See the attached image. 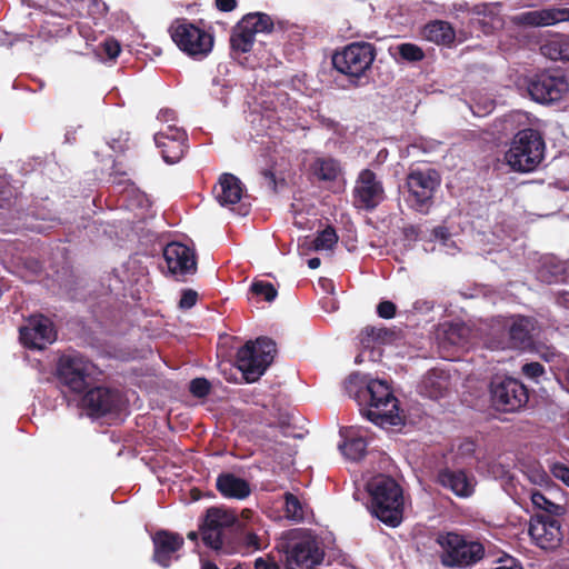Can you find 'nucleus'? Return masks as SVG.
I'll return each instance as SVG.
<instances>
[{
  "label": "nucleus",
  "instance_id": "26",
  "mask_svg": "<svg viewBox=\"0 0 569 569\" xmlns=\"http://www.w3.org/2000/svg\"><path fill=\"white\" fill-rule=\"evenodd\" d=\"M423 36L431 42L448 46L455 41L456 32L449 22L435 20L425 26Z\"/></svg>",
  "mask_w": 569,
  "mask_h": 569
},
{
  "label": "nucleus",
  "instance_id": "18",
  "mask_svg": "<svg viewBox=\"0 0 569 569\" xmlns=\"http://www.w3.org/2000/svg\"><path fill=\"white\" fill-rule=\"evenodd\" d=\"M20 340L30 349L46 348L56 340L52 322L43 316L31 318L29 325L20 329Z\"/></svg>",
  "mask_w": 569,
  "mask_h": 569
},
{
  "label": "nucleus",
  "instance_id": "36",
  "mask_svg": "<svg viewBox=\"0 0 569 569\" xmlns=\"http://www.w3.org/2000/svg\"><path fill=\"white\" fill-rule=\"evenodd\" d=\"M250 290L256 296H261L268 302H272L277 296L278 291L271 282L263 280H256L251 283Z\"/></svg>",
  "mask_w": 569,
  "mask_h": 569
},
{
  "label": "nucleus",
  "instance_id": "56",
  "mask_svg": "<svg viewBox=\"0 0 569 569\" xmlns=\"http://www.w3.org/2000/svg\"><path fill=\"white\" fill-rule=\"evenodd\" d=\"M201 569H220L213 561L207 560L202 562Z\"/></svg>",
  "mask_w": 569,
  "mask_h": 569
},
{
  "label": "nucleus",
  "instance_id": "50",
  "mask_svg": "<svg viewBox=\"0 0 569 569\" xmlns=\"http://www.w3.org/2000/svg\"><path fill=\"white\" fill-rule=\"evenodd\" d=\"M243 541L248 548H252L254 550H259L261 548L259 536L252 531L244 535Z\"/></svg>",
  "mask_w": 569,
  "mask_h": 569
},
{
  "label": "nucleus",
  "instance_id": "48",
  "mask_svg": "<svg viewBox=\"0 0 569 569\" xmlns=\"http://www.w3.org/2000/svg\"><path fill=\"white\" fill-rule=\"evenodd\" d=\"M552 475L569 487V467L563 463H556L552 467Z\"/></svg>",
  "mask_w": 569,
  "mask_h": 569
},
{
  "label": "nucleus",
  "instance_id": "49",
  "mask_svg": "<svg viewBox=\"0 0 569 569\" xmlns=\"http://www.w3.org/2000/svg\"><path fill=\"white\" fill-rule=\"evenodd\" d=\"M254 569H281V568L272 558L259 557L254 560Z\"/></svg>",
  "mask_w": 569,
  "mask_h": 569
},
{
  "label": "nucleus",
  "instance_id": "62",
  "mask_svg": "<svg viewBox=\"0 0 569 569\" xmlns=\"http://www.w3.org/2000/svg\"><path fill=\"white\" fill-rule=\"evenodd\" d=\"M232 569H243L241 565H237L236 567H233Z\"/></svg>",
  "mask_w": 569,
  "mask_h": 569
},
{
  "label": "nucleus",
  "instance_id": "2",
  "mask_svg": "<svg viewBox=\"0 0 569 569\" xmlns=\"http://www.w3.org/2000/svg\"><path fill=\"white\" fill-rule=\"evenodd\" d=\"M367 488L371 515L388 527H398L403 520L405 505L400 485L391 477L379 475L368 482Z\"/></svg>",
  "mask_w": 569,
  "mask_h": 569
},
{
  "label": "nucleus",
  "instance_id": "44",
  "mask_svg": "<svg viewBox=\"0 0 569 569\" xmlns=\"http://www.w3.org/2000/svg\"><path fill=\"white\" fill-rule=\"evenodd\" d=\"M197 300H198L197 291H194L192 289H184L181 293L179 307L181 309H190L197 303Z\"/></svg>",
  "mask_w": 569,
  "mask_h": 569
},
{
  "label": "nucleus",
  "instance_id": "57",
  "mask_svg": "<svg viewBox=\"0 0 569 569\" xmlns=\"http://www.w3.org/2000/svg\"><path fill=\"white\" fill-rule=\"evenodd\" d=\"M187 538H188L189 540H191V541L197 542V541H198V538H199V532H197V531H190V532H188Z\"/></svg>",
  "mask_w": 569,
  "mask_h": 569
},
{
  "label": "nucleus",
  "instance_id": "37",
  "mask_svg": "<svg viewBox=\"0 0 569 569\" xmlns=\"http://www.w3.org/2000/svg\"><path fill=\"white\" fill-rule=\"evenodd\" d=\"M397 50L401 59L409 62H418L425 58L423 50L415 43H401L397 47Z\"/></svg>",
  "mask_w": 569,
  "mask_h": 569
},
{
  "label": "nucleus",
  "instance_id": "43",
  "mask_svg": "<svg viewBox=\"0 0 569 569\" xmlns=\"http://www.w3.org/2000/svg\"><path fill=\"white\" fill-rule=\"evenodd\" d=\"M397 307L392 301L382 300L377 306V313L380 318L392 319L396 316Z\"/></svg>",
  "mask_w": 569,
  "mask_h": 569
},
{
  "label": "nucleus",
  "instance_id": "25",
  "mask_svg": "<svg viewBox=\"0 0 569 569\" xmlns=\"http://www.w3.org/2000/svg\"><path fill=\"white\" fill-rule=\"evenodd\" d=\"M533 322L531 318L519 316L513 318L508 327L510 345L513 348H523L531 342Z\"/></svg>",
  "mask_w": 569,
  "mask_h": 569
},
{
  "label": "nucleus",
  "instance_id": "24",
  "mask_svg": "<svg viewBox=\"0 0 569 569\" xmlns=\"http://www.w3.org/2000/svg\"><path fill=\"white\" fill-rule=\"evenodd\" d=\"M220 192L217 200L221 206L238 203L243 193V186L239 178L232 173H223L219 179Z\"/></svg>",
  "mask_w": 569,
  "mask_h": 569
},
{
  "label": "nucleus",
  "instance_id": "1",
  "mask_svg": "<svg viewBox=\"0 0 569 569\" xmlns=\"http://www.w3.org/2000/svg\"><path fill=\"white\" fill-rule=\"evenodd\" d=\"M242 530L243 522L238 518L236 511L222 507L209 508L199 526L203 545L224 553L232 551Z\"/></svg>",
  "mask_w": 569,
  "mask_h": 569
},
{
  "label": "nucleus",
  "instance_id": "34",
  "mask_svg": "<svg viewBox=\"0 0 569 569\" xmlns=\"http://www.w3.org/2000/svg\"><path fill=\"white\" fill-rule=\"evenodd\" d=\"M338 234L332 226H327L319 231L312 241V248L316 251L331 250L338 243Z\"/></svg>",
  "mask_w": 569,
  "mask_h": 569
},
{
  "label": "nucleus",
  "instance_id": "28",
  "mask_svg": "<svg viewBox=\"0 0 569 569\" xmlns=\"http://www.w3.org/2000/svg\"><path fill=\"white\" fill-rule=\"evenodd\" d=\"M254 43V36L248 28L242 27L239 21L232 29L230 34V48L232 53L241 54L250 52Z\"/></svg>",
  "mask_w": 569,
  "mask_h": 569
},
{
  "label": "nucleus",
  "instance_id": "53",
  "mask_svg": "<svg viewBox=\"0 0 569 569\" xmlns=\"http://www.w3.org/2000/svg\"><path fill=\"white\" fill-rule=\"evenodd\" d=\"M432 233L437 239L442 240V241L448 240L450 237L448 229L446 227H441V226L436 227L433 229Z\"/></svg>",
  "mask_w": 569,
  "mask_h": 569
},
{
  "label": "nucleus",
  "instance_id": "52",
  "mask_svg": "<svg viewBox=\"0 0 569 569\" xmlns=\"http://www.w3.org/2000/svg\"><path fill=\"white\" fill-rule=\"evenodd\" d=\"M214 3L217 9L222 12H230L237 7V0H214Z\"/></svg>",
  "mask_w": 569,
  "mask_h": 569
},
{
  "label": "nucleus",
  "instance_id": "7",
  "mask_svg": "<svg viewBox=\"0 0 569 569\" xmlns=\"http://www.w3.org/2000/svg\"><path fill=\"white\" fill-rule=\"evenodd\" d=\"M200 24L202 20L194 23L187 18H178L171 22L168 30L174 44L193 59L208 57L214 44L213 33Z\"/></svg>",
  "mask_w": 569,
  "mask_h": 569
},
{
  "label": "nucleus",
  "instance_id": "8",
  "mask_svg": "<svg viewBox=\"0 0 569 569\" xmlns=\"http://www.w3.org/2000/svg\"><path fill=\"white\" fill-rule=\"evenodd\" d=\"M277 353L276 342L268 337L246 342L237 351L236 361L248 383L256 382L272 363Z\"/></svg>",
  "mask_w": 569,
  "mask_h": 569
},
{
  "label": "nucleus",
  "instance_id": "60",
  "mask_svg": "<svg viewBox=\"0 0 569 569\" xmlns=\"http://www.w3.org/2000/svg\"><path fill=\"white\" fill-rule=\"evenodd\" d=\"M243 513H244V517H248V515L251 513V511L250 510H244Z\"/></svg>",
  "mask_w": 569,
  "mask_h": 569
},
{
  "label": "nucleus",
  "instance_id": "42",
  "mask_svg": "<svg viewBox=\"0 0 569 569\" xmlns=\"http://www.w3.org/2000/svg\"><path fill=\"white\" fill-rule=\"evenodd\" d=\"M521 372L527 378L538 382V379L545 375V367L540 362H528L522 366Z\"/></svg>",
  "mask_w": 569,
  "mask_h": 569
},
{
  "label": "nucleus",
  "instance_id": "20",
  "mask_svg": "<svg viewBox=\"0 0 569 569\" xmlns=\"http://www.w3.org/2000/svg\"><path fill=\"white\" fill-rule=\"evenodd\" d=\"M517 26L548 27L559 22L569 21V8H543L540 10L525 11L513 17Z\"/></svg>",
  "mask_w": 569,
  "mask_h": 569
},
{
  "label": "nucleus",
  "instance_id": "47",
  "mask_svg": "<svg viewBox=\"0 0 569 569\" xmlns=\"http://www.w3.org/2000/svg\"><path fill=\"white\" fill-rule=\"evenodd\" d=\"M466 331L463 326L460 325H452L449 327V329L446 331L448 340L452 345L460 343V339L462 338V332Z\"/></svg>",
  "mask_w": 569,
  "mask_h": 569
},
{
  "label": "nucleus",
  "instance_id": "38",
  "mask_svg": "<svg viewBox=\"0 0 569 569\" xmlns=\"http://www.w3.org/2000/svg\"><path fill=\"white\" fill-rule=\"evenodd\" d=\"M531 502L538 509L548 512V516L557 515L560 507L550 501L542 492L535 490L531 492Z\"/></svg>",
  "mask_w": 569,
  "mask_h": 569
},
{
  "label": "nucleus",
  "instance_id": "10",
  "mask_svg": "<svg viewBox=\"0 0 569 569\" xmlns=\"http://www.w3.org/2000/svg\"><path fill=\"white\" fill-rule=\"evenodd\" d=\"M96 366L91 360L72 350L61 355L56 366V377L60 385L73 393H82L90 386Z\"/></svg>",
  "mask_w": 569,
  "mask_h": 569
},
{
  "label": "nucleus",
  "instance_id": "27",
  "mask_svg": "<svg viewBox=\"0 0 569 569\" xmlns=\"http://www.w3.org/2000/svg\"><path fill=\"white\" fill-rule=\"evenodd\" d=\"M396 338L397 332L386 327L367 326L359 335L360 343L365 349L373 348L376 343H391Z\"/></svg>",
  "mask_w": 569,
  "mask_h": 569
},
{
  "label": "nucleus",
  "instance_id": "31",
  "mask_svg": "<svg viewBox=\"0 0 569 569\" xmlns=\"http://www.w3.org/2000/svg\"><path fill=\"white\" fill-rule=\"evenodd\" d=\"M537 278L545 283L552 284L565 280V266L553 259H545L537 270Z\"/></svg>",
  "mask_w": 569,
  "mask_h": 569
},
{
  "label": "nucleus",
  "instance_id": "9",
  "mask_svg": "<svg viewBox=\"0 0 569 569\" xmlns=\"http://www.w3.org/2000/svg\"><path fill=\"white\" fill-rule=\"evenodd\" d=\"M440 182L441 177L433 168L411 169L406 177L407 206L418 213L428 214Z\"/></svg>",
  "mask_w": 569,
  "mask_h": 569
},
{
  "label": "nucleus",
  "instance_id": "11",
  "mask_svg": "<svg viewBox=\"0 0 569 569\" xmlns=\"http://www.w3.org/2000/svg\"><path fill=\"white\" fill-rule=\"evenodd\" d=\"M490 400L498 411L516 412L527 405L529 392L518 379L497 377L490 383Z\"/></svg>",
  "mask_w": 569,
  "mask_h": 569
},
{
  "label": "nucleus",
  "instance_id": "40",
  "mask_svg": "<svg viewBox=\"0 0 569 569\" xmlns=\"http://www.w3.org/2000/svg\"><path fill=\"white\" fill-rule=\"evenodd\" d=\"M17 193L8 182L0 181V209L10 210L16 206Z\"/></svg>",
  "mask_w": 569,
  "mask_h": 569
},
{
  "label": "nucleus",
  "instance_id": "3",
  "mask_svg": "<svg viewBox=\"0 0 569 569\" xmlns=\"http://www.w3.org/2000/svg\"><path fill=\"white\" fill-rule=\"evenodd\" d=\"M377 57V48L367 41H353L341 49H337L331 58L333 68L346 76L352 86L368 81L373 61Z\"/></svg>",
  "mask_w": 569,
  "mask_h": 569
},
{
  "label": "nucleus",
  "instance_id": "30",
  "mask_svg": "<svg viewBox=\"0 0 569 569\" xmlns=\"http://www.w3.org/2000/svg\"><path fill=\"white\" fill-rule=\"evenodd\" d=\"M240 21L242 27L248 28L254 37L257 33H270L274 28L272 18L264 12L247 13Z\"/></svg>",
  "mask_w": 569,
  "mask_h": 569
},
{
  "label": "nucleus",
  "instance_id": "29",
  "mask_svg": "<svg viewBox=\"0 0 569 569\" xmlns=\"http://www.w3.org/2000/svg\"><path fill=\"white\" fill-rule=\"evenodd\" d=\"M421 393L430 399H439L448 389L447 378L441 377L436 370L429 371L421 382Z\"/></svg>",
  "mask_w": 569,
  "mask_h": 569
},
{
  "label": "nucleus",
  "instance_id": "51",
  "mask_svg": "<svg viewBox=\"0 0 569 569\" xmlns=\"http://www.w3.org/2000/svg\"><path fill=\"white\" fill-rule=\"evenodd\" d=\"M110 180L112 184L116 186H126L129 183V179L127 178V173L124 171L113 170L110 173Z\"/></svg>",
  "mask_w": 569,
  "mask_h": 569
},
{
  "label": "nucleus",
  "instance_id": "15",
  "mask_svg": "<svg viewBox=\"0 0 569 569\" xmlns=\"http://www.w3.org/2000/svg\"><path fill=\"white\" fill-rule=\"evenodd\" d=\"M154 143L160 149L163 160L173 164L179 162L188 149V134L184 129L168 124L154 134Z\"/></svg>",
  "mask_w": 569,
  "mask_h": 569
},
{
  "label": "nucleus",
  "instance_id": "45",
  "mask_svg": "<svg viewBox=\"0 0 569 569\" xmlns=\"http://www.w3.org/2000/svg\"><path fill=\"white\" fill-rule=\"evenodd\" d=\"M262 177L266 180L267 187L272 190V192H278V184L281 186L286 184V180L281 179L280 181L277 180V177L272 170L264 169L261 171Z\"/></svg>",
  "mask_w": 569,
  "mask_h": 569
},
{
  "label": "nucleus",
  "instance_id": "58",
  "mask_svg": "<svg viewBox=\"0 0 569 569\" xmlns=\"http://www.w3.org/2000/svg\"><path fill=\"white\" fill-rule=\"evenodd\" d=\"M355 361H356V363H361V362H362L361 355H358V356L356 357V360H355Z\"/></svg>",
  "mask_w": 569,
  "mask_h": 569
},
{
  "label": "nucleus",
  "instance_id": "4",
  "mask_svg": "<svg viewBox=\"0 0 569 569\" xmlns=\"http://www.w3.org/2000/svg\"><path fill=\"white\" fill-rule=\"evenodd\" d=\"M356 399L367 401L365 417L377 426H397L400 421L398 399L386 381L370 380L365 389L357 391Z\"/></svg>",
  "mask_w": 569,
  "mask_h": 569
},
{
  "label": "nucleus",
  "instance_id": "23",
  "mask_svg": "<svg viewBox=\"0 0 569 569\" xmlns=\"http://www.w3.org/2000/svg\"><path fill=\"white\" fill-rule=\"evenodd\" d=\"M216 489L227 499L244 500L251 495L250 483L231 472H221L217 477Z\"/></svg>",
  "mask_w": 569,
  "mask_h": 569
},
{
  "label": "nucleus",
  "instance_id": "33",
  "mask_svg": "<svg viewBox=\"0 0 569 569\" xmlns=\"http://www.w3.org/2000/svg\"><path fill=\"white\" fill-rule=\"evenodd\" d=\"M340 168L335 159H317L315 162V174L319 180L333 181L339 174Z\"/></svg>",
  "mask_w": 569,
  "mask_h": 569
},
{
  "label": "nucleus",
  "instance_id": "55",
  "mask_svg": "<svg viewBox=\"0 0 569 569\" xmlns=\"http://www.w3.org/2000/svg\"><path fill=\"white\" fill-rule=\"evenodd\" d=\"M320 263H321V260L318 257H315V258H311L308 260V267L310 269H317L320 266Z\"/></svg>",
  "mask_w": 569,
  "mask_h": 569
},
{
  "label": "nucleus",
  "instance_id": "13",
  "mask_svg": "<svg viewBox=\"0 0 569 569\" xmlns=\"http://www.w3.org/2000/svg\"><path fill=\"white\" fill-rule=\"evenodd\" d=\"M80 403L89 417L102 418L121 409L122 395L116 388L96 386L86 390Z\"/></svg>",
  "mask_w": 569,
  "mask_h": 569
},
{
  "label": "nucleus",
  "instance_id": "35",
  "mask_svg": "<svg viewBox=\"0 0 569 569\" xmlns=\"http://www.w3.org/2000/svg\"><path fill=\"white\" fill-rule=\"evenodd\" d=\"M368 443L362 437L348 439L342 446L343 455L350 460L358 461L366 456Z\"/></svg>",
  "mask_w": 569,
  "mask_h": 569
},
{
  "label": "nucleus",
  "instance_id": "21",
  "mask_svg": "<svg viewBox=\"0 0 569 569\" xmlns=\"http://www.w3.org/2000/svg\"><path fill=\"white\" fill-rule=\"evenodd\" d=\"M323 553L312 541L296 542L287 550V569H315Z\"/></svg>",
  "mask_w": 569,
  "mask_h": 569
},
{
  "label": "nucleus",
  "instance_id": "32",
  "mask_svg": "<svg viewBox=\"0 0 569 569\" xmlns=\"http://www.w3.org/2000/svg\"><path fill=\"white\" fill-rule=\"evenodd\" d=\"M543 56L551 60H567L569 61V36H561L557 39L550 40L541 46Z\"/></svg>",
  "mask_w": 569,
  "mask_h": 569
},
{
  "label": "nucleus",
  "instance_id": "16",
  "mask_svg": "<svg viewBox=\"0 0 569 569\" xmlns=\"http://www.w3.org/2000/svg\"><path fill=\"white\" fill-rule=\"evenodd\" d=\"M163 258L169 272L173 276L184 277L197 272L198 263L194 250L181 242L168 243L163 249Z\"/></svg>",
  "mask_w": 569,
  "mask_h": 569
},
{
  "label": "nucleus",
  "instance_id": "22",
  "mask_svg": "<svg viewBox=\"0 0 569 569\" xmlns=\"http://www.w3.org/2000/svg\"><path fill=\"white\" fill-rule=\"evenodd\" d=\"M437 482L461 498L470 497L473 493L471 479L463 470L442 468L438 471Z\"/></svg>",
  "mask_w": 569,
  "mask_h": 569
},
{
  "label": "nucleus",
  "instance_id": "17",
  "mask_svg": "<svg viewBox=\"0 0 569 569\" xmlns=\"http://www.w3.org/2000/svg\"><path fill=\"white\" fill-rule=\"evenodd\" d=\"M152 543L153 561L162 568H169L172 560L179 558L174 555L182 549L184 539L178 532L160 529L152 536Z\"/></svg>",
  "mask_w": 569,
  "mask_h": 569
},
{
  "label": "nucleus",
  "instance_id": "54",
  "mask_svg": "<svg viewBox=\"0 0 569 569\" xmlns=\"http://www.w3.org/2000/svg\"><path fill=\"white\" fill-rule=\"evenodd\" d=\"M158 118H159L160 120H164V121L173 120V119H174V111L169 110V109L161 110V111L159 112Z\"/></svg>",
  "mask_w": 569,
  "mask_h": 569
},
{
  "label": "nucleus",
  "instance_id": "12",
  "mask_svg": "<svg viewBox=\"0 0 569 569\" xmlns=\"http://www.w3.org/2000/svg\"><path fill=\"white\" fill-rule=\"evenodd\" d=\"M566 77L559 71H542L531 77L527 90L536 102L548 104L559 101L568 91Z\"/></svg>",
  "mask_w": 569,
  "mask_h": 569
},
{
  "label": "nucleus",
  "instance_id": "6",
  "mask_svg": "<svg viewBox=\"0 0 569 569\" xmlns=\"http://www.w3.org/2000/svg\"><path fill=\"white\" fill-rule=\"evenodd\" d=\"M543 156L542 136L538 130L527 128L515 134L505 159L513 171L531 172L541 163Z\"/></svg>",
  "mask_w": 569,
  "mask_h": 569
},
{
  "label": "nucleus",
  "instance_id": "59",
  "mask_svg": "<svg viewBox=\"0 0 569 569\" xmlns=\"http://www.w3.org/2000/svg\"><path fill=\"white\" fill-rule=\"evenodd\" d=\"M243 513H244V517H248V515L251 513V511L250 510H244Z\"/></svg>",
  "mask_w": 569,
  "mask_h": 569
},
{
  "label": "nucleus",
  "instance_id": "39",
  "mask_svg": "<svg viewBox=\"0 0 569 569\" xmlns=\"http://www.w3.org/2000/svg\"><path fill=\"white\" fill-rule=\"evenodd\" d=\"M284 506L287 517L293 520H301L303 518V511L300 500L297 496L291 492L284 493Z\"/></svg>",
  "mask_w": 569,
  "mask_h": 569
},
{
  "label": "nucleus",
  "instance_id": "14",
  "mask_svg": "<svg viewBox=\"0 0 569 569\" xmlns=\"http://www.w3.org/2000/svg\"><path fill=\"white\" fill-rule=\"evenodd\" d=\"M353 204L365 211H373L386 199L382 181L370 169H362L352 190Z\"/></svg>",
  "mask_w": 569,
  "mask_h": 569
},
{
  "label": "nucleus",
  "instance_id": "41",
  "mask_svg": "<svg viewBox=\"0 0 569 569\" xmlns=\"http://www.w3.org/2000/svg\"><path fill=\"white\" fill-rule=\"evenodd\" d=\"M189 391L196 398H204L211 391V383L206 378H194L189 383Z\"/></svg>",
  "mask_w": 569,
  "mask_h": 569
},
{
  "label": "nucleus",
  "instance_id": "61",
  "mask_svg": "<svg viewBox=\"0 0 569 569\" xmlns=\"http://www.w3.org/2000/svg\"><path fill=\"white\" fill-rule=\"evenodd\" d=\"M566 380H567V382H568V385H569V370L567 371Z\"/></svg>",
  "mask_w": 569,
  "mask_h": 569
},
{
  "label": "nucleus",
  "instance_id": "5",
  "mask_svg": "<svg viewBox=\"0 0 569 569\" xmlns=\"http://www.w3.org/2000/svg\"><path fill=\"white\" fill-rule=\"evenodd\" d=\"M436 542L440 547V563L446 568H471L486 555L485 546L480 541L453 531L439 532Z\"/></svg>",
  "mask_w": 569,
  "mask_h": 569
},
{
  "label": "nucleus",
  "instance_id": "19",
  "mask_svg": "<svg viewBox=\"0 0 569 569\" xmlns=\"http://www.w3.org/2000/svg\"><path fill=\"white\" fill-rule=\"evenodd\" d=\"M529 535L545 550L556 548L562 539L560 523L551 516H538L529 526Z\"/></svg>",
  "mask_w": 569,
  "mask_h": 569
},
{
  "label": "nucleus",
  "instance_id": "46",
  "mask_svg": "<svg viewBox=\"0 0 569 569\" xmlns=\"http://www.w3.org/2000/svg\"><path fill=\"white\" fill-rule=\"evenodd\" d=\"M102 47L103 52L109 59H116L121 52L120 43L114 39H107Z\"/></svg>",
  "mask_w": 569,
  "mask_h": 569
}]
</instances>
